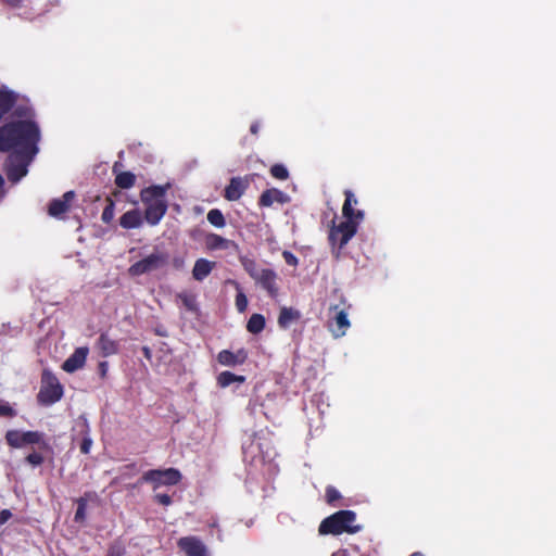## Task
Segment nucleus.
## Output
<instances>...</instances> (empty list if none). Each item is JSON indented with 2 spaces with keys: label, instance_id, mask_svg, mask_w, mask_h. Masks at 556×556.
I'll use <instances>...</instances> for the list:
<instances>
[{
  "label": "nucleus",
  "instance_id": "obj_1",
  "mask_svg": "<svg viewBox=\"0 0 556 556\" xmlns=\"http://www.w3.org/2000/svg\"><path fill=\"white\" fill-rule=\"evenodd\" d=\"M39 141L40 129L33 121H13L0 127V152L34 159Z\"/></svg>",
  "mask_w": 556,
  "mask_h": 556
},
{
  "label": "nucleus",
  "instance_id": "obj_2",
  "mask_svg": "<svg viewBox=\"0 0 556 556\" xmlns=\"http://www.w3.org/2000/svg\"><path fill=\"white\" fill-rule=\"evenodd\" d=\"M344 197L345 200L342 206V215L345 220L341 222L339 225L333 223L328 235L331 253L336 260L341 258L342 250L356 235L361 223L365 218L364 211L354 208V205L358 203L355 194L351 190L346 189L344 190Z\"/></svg>",
  "mask_w": 556,
  "mask_h": 556
},
{
  "label": "nucleus",
  "instance_id": "obj_3",
  "mask_svg": "<svg viewBox=\"0 0 556 556\" xmlns=\"http://www.w3.org/2000/svg\"><path fill=\"white\" fill-rule=\"evenodd\" d=\"M169 184L153 185L140 191V199L146 205L143 219L150 226H156L165 216L168 205L165 200Z\"/></svg>",
  "mask_w": 556,
  "mask_h": 556
},
{
  "label": "nucleus",
  "instance_id": "obj_4",
  "mask_svg": "<svg viewBox=\"0 0 556 556\" xmlns=\"http://www.w3.org/2000/svg\"><path fill=\"white\" fill-rule=\"evenodd\" d=\"M356 514L353 510L342 509L326 517L318 527L321 535H339L342 533H356L362 526L355 525Z\"/></svg>",
  "mask_w": 556,
  "mask_h": 556
},
{
  "label": "nucleus",
  "instance_id": "obj_5",
  "mask_svg": "<svg viewBox=\"0 0 556 556\" xmlns=\"http://www.w3.org/2000/svg\"><path fill=\"white\" fill-rule=\"evenodd\" d=\"M181 478L180 471L176 468L150 469L142 475L140 482L150 483L155 490L162 485H176L181 481Z\"/></svg>",
  "mask_w": 556,
  "mask_h": 556
},
{
  "label": "nucleus",
  "instance_id": "obj_6",
  "mask_svg": "<svg viewBox=\"0 0 556 556\" xmlns=\"http://www.w3.org/2000/svg\"><path fill=\"white\" fill-rule=\"evenodd\" d=\"M63 396V387L55 376L49 375L42 378V386L37 395L42 405H52Z\"/></svg>",
  "mask_w": 556,
  "mask_h": 556
},
{
  "label": "nucleus",
  "instance_id": "obj_7",
  "mask_svg": "<svg viewBox=\"0 0 556 556\" xmlns=\"http://www.w3.org/2000/svg\"><path fill=\"white\" fill-rule=\"evenodd\" d=\"M167 261L166 253L155 252L134 263L128 270L131 276H141L163 267Z\"/></svg>",
  "mask_w": 556,
  "mask_h": 556
},
{
  "label": "nucleus",
  "instance_id": "obj_8",
  "mask_svg": "<svg viewBox=\"0 0 556 556\" xmlns=\"http://www.w3.org/2000/svg\"><path fill=\"white\" fill-rule=\"evenodd\" d=\"M342 304V307L340 305L330 306V312H333V316L329 319V329L336 338L344 336L351 326L343 301Z\"/></svg>",
  "mask_w": 556,
  "mask_h": 556
},
{
  "label": "nucleus",
  "instance_id": "obj_9",
  "mask_svg": "<svg viewBox=\"0 0 556 556\" xmlns=\"http://www.w3.org/2000/svg\"><path fill=\"white\" fill-rule=\"evenodd\" d=\"M75 199L76 193L73 190L66 191L61 198L52 199L48 205V214L51 217L63 219L65 214L71 211Z\"/></svg>",
  "mask_w": 556,
  "mask_h": 556
},
{
  "label": "nucleus",
  "instance_id": "obj_10",
  "mask_svg": "<svg viewBox=\"0 0 556 556\" xmlns=\"http://www.w3.org/2000/svg\"><path fill=\"white\" fill-rule=\"evenodd\" d=\"M34 159L27 156H16V154H10L9 166L7 169V176L10 181L16 182L27 174V166Z\"/></svg>",
  "mask_w": 556,
  "mask_h": 556
},
{
  "label": "nucleus",
  "instance_id": "obj_11",
  "mask_svg": "<svg viewBox=\"0 0 556 556\" xmlns=\"http://www.w3.org/2000/svg\"><path fill=\"white\" fill-rule=\"evenodd\" d=\"M178 547L187 556H206V547L197 536H184L177 542Z\"/></svg>",
  "mask_w": 556,
  "mask_h": 556
},
{
  "label": "nucleus",
  "instance_id": "obj_12",
  "mask_svg": "<svg viewBox=\"0 0 556 556\" xmlns=\"http://www.w3.org/2000/svg\"><path fill=\"white\" fill-rule=\"evenodd\" d=\"M89 349L87 346L77 348L74 353L63 363L62 369L66 372H74L84 367Z\"/></svg>",
  "mask_w": 556,
  "mask_h": 556
},
{
  "label": "nucleus",
  "instance_id": "obj_13",
  "mask_svg": "<svg viewBox=\"0 0 556 556\" xmlns=\"http://www.w3.org/2000/svg\"><path fill=\"white\" fill-rule=\"evenodd\" d=\"M278 276L274 269H262V274L256 280V285L261 286L271 298L277 296L279 288L277 286Z\"/></svg>",
  "mask_w": 556,
  "mask_h": 556
},
{
  "label": "nucleus",
  "instance_id": "obj_14",
  "mask_svg": "<svg viewBox=\"0 0 556 556\" xmlns=\"http://www.w3.org/2000/svg\"><path fill=\"white\" fill-rule=\"evenodd\" d=\"M248 359V352L244 349H239L236 352L229 350H222L217 355V361L224 366L233 367L242 365Z\"/></svg>",
  "mask_w": 556,
  "mask_h": 556
},
{
  "label": "nucleus",
  "instance_id": "obj_15",
  "mask_svg": "<svg viewBox=\"0 0 556 556\" xmlns=\"http://www.w3.org/2000/svg\"><path fill=\"white\" fill-rule=\"evenodd\" d=\"M289 201V197L277 188L266 189L262 192L258 198V206L260 207H269L275 202L279 204H285Z\"/></svg>",
  "mask_w": 556,
  "mask_h": 556
},
{
  "label": "nucleus",
  "instance_id": "obj_16",
  "mask_svg": "<svg viewBox=\"0 0 556 556\" xmlns=\"http://www.w3.org/2000/svg\"><path fill=\"white\" fill-rule=\"evenodd\" d=\"M96 348L103 357H109L118 353V342L111 339L106 332H102L97 342Z\"/></svg>",
  "mask_w": 556,
  "mask_h": 556
},
{
  "label": "nucleus",
  "instance_id": "obj_17",
  "mask_svg": "<svg viewBox=\"0 0 556 556\" xmlns=\"http://www.w3.org/2000/svg\"><path fill=\"white\" fill-rule=\"evenodd\" d=\"M248 184L241 177H232L225 188L224 197L228 201H237L244 193Z\"/></svg>",
  "mask_w": 556,
  "mask_h": 556
},
{
  "label": "nucleus",
  "instance_id": "obj_18",
  "mask_svg": "<svg viewBox=\"0 0 556 556\" xmlns=\"http://www.w3.org/2000/svg\"><path fill=\"white\" fill-rule=\"evenodd\" d=\"M205 248L210 251L228 250L231 247L238 248V244L229 239H226L217 233L211 232L205 236Z\"/></svg>",
  "mask_w": 556,
  "mask_h": 556
},
{
  "label": "nucleus",
  "instance_id": "obj_19",
  "mask_svg": "<svg viewBox=\"0 0 556 556\" xmlns=\"http://www.w3.org/2000/svg\"><path fill=\"white\" fill-rule=\"evenodd\" d=\"M142 224L143 217L137 208L127 211L119 217V225L124 229L139 228Z\"/></svg>",
  "mask_w": 556,
  "mask_h": 556
},
{
  "label": "nucleus",
  "instance_id": "obj_20",
  "mask_svg": "<svg viewBox=\"0 0 556 556\" xmlns=\"http://www.w3.org/2000/svg\"><path fill=\"white\" fill-rule=\"evenodd\" d=\"M216 263L206 258H198L192 269V277L197 281H203L215 268Z\"/></svg>",
  "mask_w": 556,
  "mask_h": 556
},
{
  "label": "nucleus",
  "instance_id": "obj_21",
  "mask_svg": "<svg viewBox=\"0 0 556 556\" xmlns=\"http://www.w3.org/2000/svg\"><path fill=\"white\" fill-rule=\"evenodd\" d=\"M24 446L28 444H37L40 450L51 451V446L45 439V433L40 431H24L23 438Z\"/></svg>",
  "mask_w": 556,
  "mask_h": 556
},
{
  "label": "nucleus",
  "instance_id": "obj_22",
  "mask_svg": "<svg viewBox=\"0 0 556 556\" xmlns=\"http://www.w3.org/2000/svg\"><path fill=\"white\" fill-rule=\"evenodd\" d=\"M301 314L292 307H282L278 316V325L282 329H288L293 321L299 320Z\"/></svg>",
  "mask_w": 556,
  "mask_h": 556
},
{
  "label": "nucleus",
  "instance_id": "obj_23",
  "mask_svg": "<svg viewBox=\"0 0 556 556\" xmlns=\"http://www.w3.org/2000/svg\"><path fill=\"white\" fill-rule=\"evenodd\" d=\"M16 96L13 91L0 90V119L14 106Z\"/></svg>",
  "mask_w": 556,
  "mask_h": 556
},
{
  "label": "nucleus",
  "instance_id": "obj_24",
  "mask_svg": "<svg viewBox=\"0 0 556 556\" xmlns=\"http://www.w3.org/2000/svg\"><path fill=\"white\" fill-rule=\"evenodd\" d=\"M265 325V317L262 314L255 313L249 318L247 324V330L250 333L257 334L264 330Z\"/></svg>",
  "mask_w": 556,
  "mask_h": 556
},
{
  "label": "nucleus",
  "instance_id": "obj_25",
  "mask_svg": "<svg viewBox=\"0 0 556 556\" xmlns=\"http://www.w3.org/2000/svg\"><path fill=\"white\" fill-rule=\"evenodd\" d=\"M136 184V175L131 172H121L115 176V185L121 189H130Z\"/></svg>",
  "mask_w": 556,
  "mask_h": 556
},
{
  "label": "nucleus",
  "instance_id": "obj_26",
  "mask_svg": "<svg viewBox=\"0 0 556 556\" xmlns=\"http://www.w3.org/2000/svg\"><path fill=\"white\" fill-rule=\"evenodd\" d=\"M244 377L238 376L231 371H222L217 377V384L220 388H227L235 382H243Z\"/></svg>",
  "mask_w": 556,
  "mask_h": 556
},
{
  "label": "nucleus",
  "instance_id": "obj_27",
  "mask_svg": "<svg viewBox=\"0 0 556 556\" xmlns=\"http://www.w3.org/2000/svg\"><path fill=\"white\" fill-rule=\"evenodd\" d=\"M23 432L18 430H8L5 433V442L10 447L21 448L24 446Z\"/></svg>",
  "mask_w": 556,
  "mask_h": 556
},
{
  "label": "nucleus",
  "instance_id": "obj_28",
  "mask_svg": "<svg viewBox=\"0 0 556 556\" xmlns=\"http://www.w3.org/2000/svg\"><path fill=\"white\" fill-rule=\"evenodd\" d=\"M206 218H207V222L216 228H223L226 226L225 216L219 208L210 210L206 215Z\"/></svg>",
  "mask_w": 556,
  "mask_h": 556
},
{
  "label": "nucleus",
  "instance_id": "obj_29",
  "mask_svg": "<svg viewBox=\"0 0 556 556\" xmlns=\"http://www.w3.org/2000/svg\"><path fill=\"white\" fill-rule=\"evenodd\" d=\"M270 175L278 180H287L289 178V170L282 164H274L269 169Z\"/></svg>",
  "mask_w": 556,
  "mask_h": 556
},
{
  "label": "nucleus",
  "instance_id": "obj_30",
  "mask_svg": "<svg viewBox=\"0 0 556 556\" xmlns=\"http://www.w3.org/2000/svg\"><path fill=\"white\" fill-rule=\"evenodd\" d=\"M239 261L243 269L248 273V275H253V271L260 267L254 258H251L247 255L239 256Z\"/></svg>",
  "mask_w": 556,
  "mask_h": 556
},
{
  "label": "nucleus",
  "instance_id": "obj_31",
  "mask_svg": "<svg viewBox=\"0 0 556 556\" xmlns=\"http://www.w3.org/2000/svg\"><path fill=\"white\" fill-rule=\"evenodd\" d=\"M84 433L85 437L80 442L79 448L83 454H89L91 446H92V439L89 437V426L87 421L84 422Z\"/></svg>",
  "mask_w": 556,
  "mask_h": 556
},
{
  "label": "nucleus",
  "instance_id": "obj_32",
  "mask_svg": "<svg viewBox=\"0 0 556 556\" xmlns=\"http://www.w3.org/2000/svg\"><path fill=\"white\" fill-rule=\"evenodd\" d=\"M86 508H87V500L84 497H80L77 500V509L75 511V521L80 522L84 521L86 518Z\"/></svg>",
  "mask_w": 556,
  "mask_h": 556
},
{
  "label": "nucleus",
  "instance_id": "obj_33",
  "mask_svg": "<svg viewBox=\"0 0 556 556\" xmlns=\"http://www.w3.org/2000/svg\"><path fill=\"white\" fill-rule=\"evenodd\" d=\"M326 502L329 505L336 506V503L341 498L340 492L332 485L326 488Z\"/></svg>",
  "mask_w": 556,
  "mask_h": 556
},
{
  "label": "nucleus",
  "instance_id": "obj_34",
  "mask_svg": "<svg viewBox=\"0 0 556 556\" xmlns=\"http://www.w3.org/2000/svg\"><path fill=\"white\" fill-rule=\"evenodd\" d=\"M16 416V410L4 401H0V417L13 418Z\"/></svg>",
  "mask_w": 556,
  "mask_h": 556
},
{
  "label": "nucleus",
  "instance_id": "obj_35",
  "mask_svg": "<svg viewBox=\"0 0 556 556\" xmlns=\"http://www.w3.org/2000/svg\"><path fill=\"white\" fill-rule=\"evenodd\" d=\"M25 462L31 465L33 467H37L43 464L45 458L40 453L33 452L25 457Z\"/></svg>",
  "mask_w": 556,
  "mask_h": 556
},
{
  "label": "nucleus",
  "instance_id": "obj_36",
  "mask_svg": "<svg viewBox=\"0 0 556 556\" xmlns=\"http://www.w3.org/2000/svg\"><path fill=\"white\" fill-rule=\"evenodd\" d=\"M114 217V203L110 202L102 211L101 219L103 223L109 224Z\"/></svg>",
  "mask_w": 556,
  "mask_h": 556
},
{
  "label": "nucleus",
  "instance_id": "obj_37",
  "mask_svg": "<svg viewBox=\"0 0 556 556\" xmlns=\"http://www.w3.org/2000/svg\"><path fill=\"white\" fill-rule=\"evenodd\" d=\"M236 307L237 309L242 313L247 309L248 307V299L245 296V294L243 292H239L237 295H236Z\"/></svg>",
  "mask_w": 556,
  "mask_h": 556
},
{
  "label": "nucleus",
  "instance_id": "obj_38",
  "mask_svg": "<svg viewBox=\"0 0 556 556\" xmlns=\"http://www.w3.org/2000/svg\"><path fill=\"white\" fill-rule=\"evenodd\" d=\"M282 257H283L286 264L289 265V266H294L295 267L298 265V263H299L298 257L292 252H290V251H283L282 252Z\"/></svg>",
  "mask_w": 556,
  "mask_h": 556
},
{
  "label": "nucleus",
  "instance_id": "obj_39",
  "mask_svg": "<svg viewBox=\"0 0 556 556\" xmlns=\"http://www.w3.org/2000/svg\"><path fill=\"white\" fill-rule=\"evenodd\" d=\"M154 500L163 505V506H168L173 503L172 501V497L168 495V494H165V493H157L154 495Z\"/></svg>",
  "mask_w": 556,
  "mask_h": 556
},
{
  "label": "nucleus",
  "instance_id": "obj_40",
  "mask_svg": "<svg viewBox=\"0 0 556 556\" xmlns=\"http://www.w3.org/2000/svg\"><path fill=\"white\" fill-rule=\"evenodd\" d=\"M179 298L181 299L182 301V304L188 308V309H193L194 308V299L193 296H190V295H187V294H180Z\"/></svg>",
  "mask_w": 556,
  "mask_h": 556
},
{
  "label": "nucleus",
  "instance_id": "obj_41",
  "mask_svg": "<svg viewBox=\"0 0 556 556\" xmlns=\"http://www.w3.org/2000/svg\"><path fill=\"white\" fill-rule=\"evenodd\" d=\"M109 370V363L106 361H102L98 364V374L101 379H105Z\"/></svg>",
  "mask_w": 556,
  "mask_h": 556
},
{
  "label": "nucleus",
  "instance_id": "obj_42",
  "mask_svg": "<svg viewBox=\"0 0 556 556\" xmlns=\"http://www.w3.org/2000/svg\"><path fill=\"white\" fill-rule=\"evenodd\" d=\"M12 517V513L9 509H2L0 511V526L5 523Z\"/></svg>",
  "mask_w": 556,
  "mask_h": 556
},
{
  "label": "nucleus",
  "instance_id": "obj_43",
  "mask_svg": "<svg viewBox=\"0 0 556 556\" xmlns=\"http://www.w3.org/2000/svg\"><path fill=\"white\" fill-rule=\"evenodd\" d=\"M173 266L176 269H182L185 266V260L184 257H174L173 258Z\"/></svg>",
  "mask_w": 556,
  "mask_h": 556
},
{
  "label": "nucleus",
  "instance_id": "obj_44",
  "mask_svg": "<svg viewBox=\"0 0 556 556\" xmlns=\"http://www.w3.org/2000/svg\"><path fill=\"white\" fill-rule=\"evenodd\" d=\"M142 353H143V356L148 359V361H151L152 358V351L149 346H142L141 349Z\"/></svg>",
  "mask_w": 556,
  "mask_h": 556
},
{
  "label": "nucleus",
  "instance_id": "obj_45",
  "mask_svg": "<svg viewBox=\"0 0 556 556\" xmlns=\"http://www.w3.org/2000/svg\"><path fill=\"white\" fill-rule=\"evenodd\" d=\"M262 269H263V268L258 267L257 269H255V270L253 271V275H249V276H250V277H251V278L256 282V280L258 279V277H260V276H261V274H262Z\"/></svg>",
  "mask_w": 556,
  "mask_h": 556
},
{
  "label": "nucleus",
  "instance_id": "obj_46",
  "mask_svg": "<svg viewBox=\"0 0 556 556\" xmlns=\"http://www.w3.org/2000/svg\"><path fill=\"white\" fill-rule=\"evenodd\" d=\"M250 131H251L252 134H254V135H255V134H257V131H258V125H257V124H252V125H251V127H250Z\"/></svg>",
  "mask_w": 556,
  "mask_h": 556
},
{
  "label": "nucleus",
  "instance_id": "obj_47",
  "mask_svg": "<svg viewBox=\"0 0 556 556\" xmlns=\"http://www.w3.org/2000/svg\"><path fill=\"white\" fill-rule=\"evenodd\" d=\"M118 163H115L114 166H113V173H116V167H117Z\"/></svg>",
  "mask_w": 556,
  "mask_h": 556
},
{
  "label": "nucleus",
  "instance_id": "obj_48",
  "mask_svg": "<svg viewBox=\"0 0 556 556\" xmlns=\"http://www.w3.org/2000/svg\"><path fill=\"white\" fill-rule=\"evenodd\" d=\"M410 556H422L420 553H414Z\"/></svg>",
  "mask_w": 556,
  "mask_h": 556
},
{
  "label": "nucleus",
  "instance_id": "obj_49",
  "mask_svg": "<svg viewBox=\"0 0 556 556\" xmlns=\"http://www.w3.org/2000/svg\"><path fill=\"white\" fill-rule=\"evenodd\" d=\"M15 2H20V0H14Z\"/></svg>",
  "mask_w": 556,
  "mask_h": 556
}]
</instances>
